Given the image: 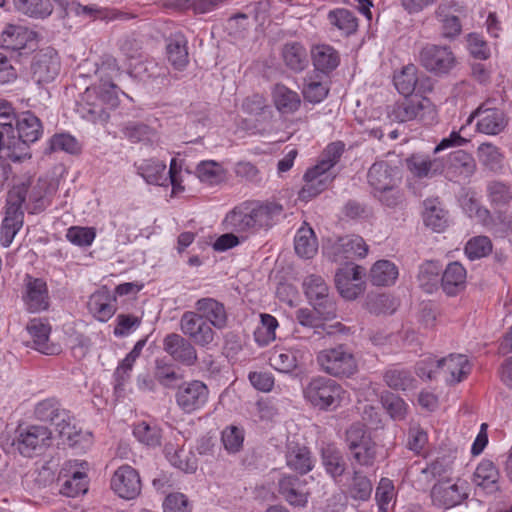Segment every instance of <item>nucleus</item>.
<instances>
[{"label":"nucleus","instance_id":"obj_1","mask_svg":"<svg viewBox=\"0 0 512 512\" xmlns=\"http://www.w3.org/2000/svg\"><path fill=\"white\" fill-rule=\"evenodd\" d=\"M283 215L282 205L274 202L246 201L227 213L224 223L237 233L268 230Z\"/></svg>","mask_w":512,"mask_h":512},{"label":"nucleus","instance_id":"obj_2","mask_svg":"<svg viewBox=\"0 0 512 512\" xmlns=\"http://www.w3.org/2000/svg\"><path fill=\"white\" fill-rule=\"evenodd\" d=\"M15 132L7 137L3 150L6 157L13 162L30 158L29 144L36 142L42 134L40 120L30 111L22 113L14 123Z\"/></svg>","mask_w":512,"mask_h":512},{"label":"nucleus","instance_id":"obj_3","mask_svg":"<svg viewBox=\"0 0 512 512\" xmlns=\"http://www.w3.org/2000/svg\"><path fill=\"white\" fill-rule=\"evenodd\" d=\"M52 431L43 425L20 424L14 431L11 446L24 457L41 455L52 444Z\"/></svg>","mask_w":512,"mask_h":512},{"label":"nucleus","instance_id":"obj_4","mask_svg":"<svg viewBox=\"0 0 512 512\" xmlns=\"http://www.w3.org/2000/svg\"><path fill=\"white\" fill-rule=\"evenodd\" d=\"M34 417L41 422H50L58 428L61 437L67 440L70 446H76L81 433L71 424L70 412L61 407L55 397L39 401L34 407Z\"/></svg>","mask_w":512,"mask_h":512},{"label":"nucleus","instance_id":"obj_5","mask_svg":"<svg viewBox=\"0 0 512 512\" xmlns=\"http://www.w3.org/2000/svg\"><path fill=\"white\" fill-rule=\"evenodd\" d=\"M316 360L323 372L336 378H349L358 371L357 359L346 344L321 350Z\"/></svg>","mask_w":512,"mask_h":512},{"label":"nucleus","instance_id":"obj_6","mask_svg":"<svg viewBox=\"0 0 512 512\" xmlns=\"http://www.w3.org/2000/svg\"><path fill=\"white\" fill-rule=\"evenodd\" d=\"M303 394L312 406L321 410H334L340 406L346 391L335 380L318 376L308 382Z\"/></svg>","mask_w":512,"mask_h":512},{"label":"nucleus","instance_id":"obj_7","mask_svg":"<svg viewBox=\"0 0 512 512\" xmlns=\"http://www.w3.org/2000/svg\"><path fill=\"white\" fill-rule=\"evenodd\" d=\"M302 286L309 303L324 320L336 317V303L330 296L329 287L322 276L310 274L305 277Z\"/></svg>","mask_w":512,"mask_h":512},{"label":"nucleus","instance_id":"obj_8","mask_svg":"<svg viewBox=\"0 0 512 512\" xmlns=\"http://www.w3.org/2000/svg\"><path fill=\"white\" fill-rule=\"evenodd\" d=\"M435 108L427 98L405 96L402 100L395 102L388 107L387 115L390 120L404 123L418 119L425 121L433 120L435 117Z\"/></svg>","mask_w":512,"mask_h":512},{"label":"nucleus","instance_id":"obj_9","mask_svg":"<svg viewBox=\"0 0 512 512\" xmlns=\"http://www.w3.org/2000/svg\"><path fill=\"white\" fill-rule=\"evenodd\" d=\"M346 443L352 460L359 466L372 467L377 457V444L364 426L353 424L346 432Z\"/></svg>","mask_w":512,"mask_h":512},{"label":"nucleus","instance_id":"obj_10","mask_svg":"<svg viewBox=\"0 0 512 512\" xmlns=\"http://www.w3.org/2000/svg\"><path fill=\"white\" fill-rule=\"evenodd\" d=\"M419 62L427 71L444 75L456 66L457 60L449 46L428 43L419 52Z\"/></svg>","mask_w":512,"mask_h":512},{"label":"nucleus","instance_id":"obj_11","mask_svg":"<svg viewBox=\"0 0 512 512\" xmlns=\"http://www.w3.org/2000/svg\"><path fill=\"white\" fill-rule=\"evenodd\" d=\"M468 495V483L460 478L455 482L450 479L438 481L433 485L430 493L433 505L443 509L461 504Z\"/></svg>","mask_w":512,"mask_h":512},{"label":"nucleus","instance_id":"obj_12","mask_svg":"<svg viewBox=\"0 0 512 512\" xmlns=\"http://www.w3.org/2000/svg\"><path fill=\"white\" fill-rule=\"evenodd\" d=\"M180 330L197 346L209 347L215 340L214 327L195 311H186L180 318Z\"/></svg>","mask_w":512,"mask_h":512},{"label":"nucleus","instance_id":"obj_13","mask_svg":"<svg viewBox=\"0 0 512 512\" xmlns=\"http://www.w3.org/2000/svg\"><path fill=\"white\" fill-rule=\"evenodd\" d=\"M61 69L60 57L52 47L38 51L31 62V77L38 85L50 83L56 79Z\"/></svg>","mask_w":512,"mask_h":512},{"label":"nucleus","instance_id":"obj_14","mask_svg":"<svg viewBox=\"0 0 512 512\" xmlns=\"http://www.w3.org/2000/svg\"><path fill=\"white\" fill-rule=\"evenodd\" d=\"M175 399L178 407L187 414L202 409L209 399L207 385L199 380L184 382L178 386Z\"/></svg>","mask_w":512,"mask_h":512},{"label":"nucleus","instance_id":"obj_15","mask_svg":"<svg viewBox=\"0 0 512 512\" xmlns=\"http://www.w3.org/2000/svg\"><path fill=\"white\" fill-rule=\"evenodd\" d=\"M365 269L355 264L339 268L335 274V285L340 295L347 300H354L365 290Z\"/></svg>","mask_w":512,"mask_h":512},{"label":"nucleus","instance_id":"obj_16","mask_svg":"<svg viewBox=\"0 0 512 512\" xmlns=\"http://www.w3.org/2000/svg\"><path fill=\"white\" fill-rule=\"evenodd\" d=\"M495 100L487 99L469 117L468 123L477 117V130L487 135H497L502 132L507 120L504 112L494 106Z\"/></svg>","mask_w":512,"mask_h":512},{"label":"nucleus","instance_id":"obj_17","mask_svg":"<svg viewBox=\"0 0 512 512\" xmlns=\"http://www.w3.org/2000/svg\"><path fill=\"white\" fill-rule=\"evenodd\" d=\"M324 250L332 261L342 263L365 257L368 253V245L358 235H347L325 247Z\"/></svg>","mask_w":512,"mask_h":512},{"label":"nucleus","instance_id":"obj_18","mask_svg":"<svg viewBox=\"0 0 512 512\" xmlns=\"http://www.w3.org/2000/svg\"><path fill=\"white\" fill-rule=\"evenodd\" d=\"M111 489L123 499H135L142 489L138 471L129 465L120 466L111 478Z\"/></svg>","mask_w":512,"mask_h":512},{"label":"nucleus","instance_id":"obj_19","mask_svg":"<svg viewBox=\"0 0 512 512\" xmlns=\"http://www.w3.org/2000/svg\"><path fill=\"white\" fill-rule=\"evenodd\" d=\"M22 299L27 310L31 313L47 310L49 307V291L46 281L26 274Z\"/></svg>","mask_w":512,"mask_h":512},{"label":"nucleus","instance_id":"obj_20","mask_svg":"<svg viewBox=\"0 0 512 512\" xmlns=\"http://www.w3.org/2000/svg\"><path fill=\"white\" fill-rule=\"evenodd\" d=\"M367 182L372 192L384 190L392 185H400V170L386 160L375 161L368 169Z\"/></svg>","mask_w":512,"mask_h":512},{"label":"nucleus","instance_id":"obj_21","mask_svg":"<svg viewBox=\"0 0 512 512\" xmlns=\"http://www.w3.org/2000/svg\"><path fill=\"white\" fill-rule=\"evenodd\" d=\"M163 349L172 359L186 366L197 361V351L191 341L180 334L170 333L163 340Z\"/></svg>","mask_w":512,"mask_h":512},{"label":"nucleus","instance_id":"obj_22","mask_svg":"<svg viewBox=\"0 0 512 512\" xmlns=\"http://www.w3.org/2000/svg\"><path fill=\"white\" fill-rule=\"evenodd\" d=\"M437 368L444 375L445 381L450 384L462 382L470 374L472 366L466 355L450 354L438 359Z\"/></svg>","mask_w":512,"mask_h":512},{"label":"nucleus","instance_id":"obj_23","mask_svg":"<svg viewBox=\"0 0 512 512\" xmlns=\"http://www.w3.org/2000/svg\"><path fill=\"white\" fill-rule=\"evenodd\" d=\"M296 320L304 327L313 328V334L318 335L319 338L338 334L348 335L351 333V328L343 325L341 322H335L333 324L320 322L314 312L307 308H301L296 311Z\"/></svg>","mask_w":512,"mask_h":512},{"label":"nucleus","instance_id":"obj_24","mask_svg":"<svg viewBox=\"0 0 512 512\" xmlns=\"http://www.w3.org/2000/svg\"><path fill=\"white\" fill-rule=\"evenodd\" d=\"M306 481L294 475H284L279 479V494L290 505L304 507L308 502L309 492Z\"/></svg>","mask_w":512,"mask_h":512},{"label":"nucleus","instance_id":"obj_25","mask_svg":"<svg viewBox=\"0 0 512 512\" xmlns=\"http://www.w3.org/2000/svg\"><path fill=\"white\" fill-rule=\"evenodd\" d=\"M195 312L215 329L222 330L228 325V313L225 305L215 298L204 297L195 302Z\"/></svg>","mask_w":512,"mask_h":512},{"label":"nucleus","instance_id":"obj_26","mask_svg":"<svg viewBox=\"0 0 512 512\" xmlns=\"http://www.w3.org/2000/svg\"><path fill=\"white\" fill-rule=\"evenodd\" d=\"M475 486L487 495H494L500 491V472L497 466L489 459H483L473 474Z\"/></svg>","mask_w":512,"mask_h":512},{"label":"nucleus","instance_id":"obj_27","mask_svg":"<svg viewBox=\"0 0 512 512\" xmlns=\"http://www.w3.org/2000/svg\"><path fill=\"white\" fill-rule=\"evenodd\" d=\"M407 170L418 179L432 178L442 174L443 162L438 158H430L423 153H414L405 159Z\"/></svg>","mask_w":512,"mask_h":512},{"label":"nucleus","instance_id":"obj_28","mask_svg":"<svg viewBox=\"0 0 512 512\" xmlns=\"http://www.w3.org/2000/svg\"><path fill=\"white\" fill-rule=\"evenodd\" d=\"M77 113L81 118L92 123H106L110 117V112L97 98L94 91L88 88L84 92L82 101L78 103Z\"/></svg>","mask_w":512,"mask_h":512},{"label":"nucleus","instance_id":"obj_29","mask_svg":"<svg viewBox=\"0 0 512 512\" xmlns=\"http://www.w3.org/2000/svg\"><path fill=\"white\" fill-rule=\"evenodd\" d=\"M56 193V186L48 179L39 178L31 187L30 191L27 190L29 206L31 213H41L52 204V199Z\"/></svg>","mask_w":512,"mask_h":512},{"label":"nucleus","instance_id":"obj_30","mask_svg":"<svg viewBox=\"0 0 512 512\" xmlns=\"http://www.w3.org/2000/svg\"><path fill=\"white\" fill-rule=\"evenodd\" d=\"M321 464L325 472L335 481H340L347 464L339 448L332 443L323 444L320 448Z\"/></svg>","mask_w":512,"mask_h":512},{"label":"nucleus","instance_id":"obj_31","mask_svg":"<svg viewBox=\"0 0 512 512\" xmlns=\"http://www.w3.org/2000/svg\"><path fill=\"white\" fill-rule=\"evenodd\" d=\"M303 178L305 184L299 193L302 200H309L317 196L324 191L333 180V176L327 171H322V168L318 165L308 169Z\"/></svg>","mask_w":512,"mask_h":512},{"label":"nucleus","instance_id":"obj_32","mask_svg":"<svg viewBox=\"0 0 512 512\" xmlns=\"http://www.w3.org/2000/svg\"><path fill=\"white\" fill-rule=\"evenodd\" d=\"M35 37V32L24 26L8 24L0 35V44L5 49L20 51L26 48L29 42L34 41Z\"/></svg>","mask_w":512,"mask_h":512},{"label":"nucleus","instance_id":"obj_33","mask_svg":"<svg viewBox=\"0 0 512 512\" xmlns=\"http://www.w3.org/2000/svg\"><path fill=\"white\" fill-rule=\"evenodd\" d=\"M27 331L33 340V347L45 355H57L61 348L49 342L51 328L40 319H32L27 325Z\"/></svg>","mask_w":512,"mask_h":512},{"label":"nucleus","instance_id":"obj_34","mask_svg":"<svg viewBox=\"0 0 512 512\" xmlns=\"http://www.w3.org/2000/svg\"><path fill=\"white\" fill-rule=\"evenodd\" d=\"M136 173L150 185L166 186L168 177L166 173V164L155 158L144 159L134 164Z\"/></svg>","mask_w":512,"mask_h":512},{"label":"nucleus","instance_id":"obj_35","mask_svg":"<svg viewBox=\"0 0 512 512\" xmlns=\"http://www.w3.org/2000/svg\"><path fill=\"white\" fill-rule=\"evenodd\" d=\"M272 100L275 108L282 115L294 114L301 106L300 95L282 83L274 85Z\"/></svg>","mask_w":512,"mask_h":512},{"label":"nucleus","instance_id":"obj_36","mask_svg":"<svg viewBox=\"0 0 512 512\" xmlns=\"http://www.w3.org/2000/svg\"><path fill=\"white\" fill-rule=\"evenodd\" d=\"M466 269L459 262L449 263L441 277V287L446 295L456 296L466 287Z\"/></svg>","mask_w":512,"mask_h":512},{"label":"nucleus","instance_id":"obj_37","mask_svg":"<svg viewBox=\"0 0 512 512\" xmlns=\"http://www.w3.org/2000/svg\"><path fill=\"white\" fill-rule=\"evenodd\" d=\"M187 43L186 37L180 32L172 34L167 40V58L177 70H183L189 63Z\"/></svg>","mask_w":512,"mask_h":512},{"label":"nucleus","instance_id":"obj_38","mask_svg":"<svg viewBox=\"0 0 512 512\" xmlns=\"http://www.w3.org/2000/svg\"><path fill=\"white\" fill-rule=\"evenodd\" d=\"M164 453L170 464L185 473H195L198 467V461L194 453L185 450L184 447H176L172 443H167Z\"/></svg>","mask_w":512,"mask_h":512},{"label":"nucleus","instance_id":"obj_39","mask_svg":"<svg viewBox=\"0 0 512 512\" xmlns=\"http://www.w3.org/2000/svg\"><path fill=\"white\" fill-rule=\"evenodd\" d=\"M311 58L315 69L325 74L335 70L340 63L338 51L327 44L313 46Z\"/></svg>","mask_w":512,"mask_h":512},{"label":"nucleus","instance_id":"obj_40","mask_svg":"<svg viewBox=\"0 0 512 512\" xmlns=\"http://www.w3.org/2000/svg\"><path fill=\"white\" fill-rule=\"evenodd\" d=\"M287 466L300 475H305L312 471L315 461L311 451L306 446H289L286 453Z\"/></svg>","mask_w":512,"mask_h":512},{"label":"nucleus","instance_id":"obj_41","mask_svg":"<svg viewBox=\"0 0 512 512\" xmlns=\"http://www.w3.org/2000/svg\"><path fill=\"white\" fill-rule=\"evenodd\" d=\"M305 353L294 349H276L270 357V365L279 372L290 373L302 362Z\"/></svg>","mask_w":512,"mask_h":512},{"label":"nucleus","instance_id":"obj_42","mask_svg":"<svg viewBox=\"0 0 512 512\" xmlns=\"http://www.w3.org/2000/svg\"><path fill=\"white\" fill-rule=\"evenodd\" d=\"M447 169L455 176L469 178L476 171V162L470 153L457 150L449 155Z\"/></svg>","mask_w":512,"mask_h":512},{"label":"nucleus","instance_id":"obj_43","mask_svg":"<svg viewBox=\"0 0 512 512\" xmlns=\"http://www.w3.org/2000/svg\"><path fill=\"white\" fill-rule=\"evenodd\" d=\"M285 65L294 72H302L309 63L305 47L299 42L286 43L282 49Z\"/></svg>","mask_w":512,"mask_h":512},{"label":"nucleus","instance_id":"obj_44","mask_svg":"<svg viewBox=\"0 0 512 512\" xmlns=\"http://www.w3.org/2000/svg\"><path fill=\"white\" fill-rule=\"evenodd\" d=\"M399 275L397 266L389 260H378L370 269V281L374 286H390Z\"/></svg>","mask_w":512,"mask_h":512},{"label":"nucleus","instance_id":"obj_45","mask_svg":"<svg viewBox=\"0 0 512 512\" xmlns=\"http://www.w3.org/2000/svg\"><path fill=\"white\" fill-rule=\"evenodd\" d=\"M14 8L21 14L35 19H44L53 12L51 0H13Z\"/></svg>","mask_w":512,"mask_h":512},{"label":"nucleus","instance_id":"obj_46","mask_svg":"<svg viewBox=\"0 0 512 512\" xmlns=\"http://www.w3.org/2000/svg\"><path fill=\"white\" fill-rule=\"evenodd\" d=\"M295 252L302 258H312L317 250L318 243L311 227L302 226L298 229L294 238Z\"/></svg>","mask_w":512,"mask_h":512},{"label":"nucleus","instance_id":"obj_47","mask_svg":"<svg viewBox=\"0 0 512 512\" xmlns=\"http://www.w3.org/2000/svg\"><path fill=\"white\" fill-rule=\"evenodd\" d=\"M27 197V187L22 184L9 191L5 206V215L16 220V223L24 222V211L22 205Z\"/></svg>","mask_w":512,"mask_h":512},{"label":"nucleus","instance_id":"obj_48","mask_svg":"<svg viewBox=\"0 0 512 512\" xmlns=\"http://www.w3.org/2000/svg\"><path fill=\"white\" fill-rule=\"evenodd\" d=\"M424 206L423 219L425 225L435 232H442L447 226V217L440 203L435 199H427L424 201Z\"/></svg>","mask_w":512,"mask_h":512},{"label":"nucleus","instance_id":"obj_49","mask_svg":"<svg viewBox=\"0 0 512 512\" xmlns=\"http://www.w3.org/2000/svg\"><path fill=\"white\" fill-rule=\"evenodd\" d=\"M477 156L481 165L490 171L499 172L502 170L504 155L494 144L482 143L477 149Z\"/></svg>","mask_w":512,"mask_h":512},{"label":"nucleus","instance_id":"obj_50","mask_svg":"<svg viewBox=\"0 0 512 512\" xmlns=\"http://www.w3.org/2000/svg\"><path fill=\"white\" fill-rule=\"evenodd\" d=\"M328 20L332 26L336 27L345 36L356 32L358 27L355 15L344 8L331 10L328 13Z\"/></svg>","mask_w":512,"mask_h":512},{"label":"nucleus","instance_id":"obj_51","mask_svg":"<svg viewBox=\"0 0 512 512\" xmlns=\"http://www.w3.org/2000/svg\"><path fill=\"white\" fill-rule=\"evenodd\" d=\"M329 84L327 81H320L316 77L309 76L304 79L302 95L304 100L311 104H319L329 94Z\"/></svg>","mask_w":512,"mask_h":512},{"label":"nucleus","instance_id":"obj_52","mask_svg":"<svg viewBox=\"0 0 512 512\" xmlns=\"http://www.w3.org/2000/svg\"><path fill=\"white\" fill-rule=\"evenodd\" d=\"M435 15L441 23L440 30L443 38L453 40L461 34L462 24L459 17L449 14L446 7L439 6Z\"/></svg>","mask_w":512,"mask_h":512},{"label":"nucleus","instance_id":"obj_53","mask_svg":"<svg viewBox=\"0 0 512 512\" xmlns=\"http://www.w3.org/2000/svg\"><path fill=\"white\" fill-rule=\"evenodd\" d=\"M417 81V67L413 64L404 66L393 77L395 88L404 96H410L414 92Z\"/></svg>","mask_w":512,"mask_h":512},{"label":"nucleus","instance_id":"obj_54","mask_svg":"<svg viewBox=\"0 0 512 512\" xmlns=\"http://www.w3.org/2000/svg\"><path fill=\"white\" fill-rule=\"evenodd\" d=\"M385 383L394 390L406 391L415 387L416 380L409 370L391 368L384 373Z\"/></svg>","mask_w":512,"mask_h":512},{"label":"nucleus","instance_id":"obj_55","mask_svg":"<svg viewBox=\"0 0 512 512\" xmlns=\"http://www.w3.org/2000/svg\"><path fill=\"white\" fill-rule=\"evenodd\" d=\"M260 325L254 331V339L259 346H267L276 338L277 319L270 314H261Z\"/></svg>","mask_w":512,"mask_h":512},{"label":"nucleus","instance_id":"obj_56","mask_svg":"<svg viewBox=\"0 0 512 512\" xmlns=\"http://www.w3.org/2000/svg\"><path fill=\"white\" fill-rule=\"evenodd\" d=\"M493 250L491 239L485 235H478L470 238L464 247L466 257L471 260H479L487 257Z\"/></svg>","mask_w":512,"mask_h":512},{"label":"nucleus","instance_id":"obj_57","mask_svg":"<svg viewBox=\"0 0 512 512\" xmlns=\"http://www.w3.org/2000/svg\"><path fill=\"white\" fill-rule=\"evenodd\" d=\"M16 113L12 104L4 99H0V151L10 133L15 132L14 123Z\"/></svg>","mask_w":512,"mask_h":512},{"label":"nucleus","instance_id":"obj_58","mask_svg":"<svg viewBox=\"0 0 512 512\" xmlns=\"http://www.w3.org/2000/svg\"><path fill=\"white\" fill-rule=\"evenodd\" d=\"M88 89L95 92L97 98L102 102V104L108 109L109 112L118 107L119 88L116 84L113 83V81H110V79L100 81L99 85Z\"/></svg>","mask_w":512,"mask_h":512},{"label":"nucleus","instance_id":"obj_59","mask_svg":"<svg viewBox=\"0 0 512 512\" xmlns=\"http://www.w3.org/2000/svg\"><path fill=\"white\" fill-rule=\"evenodd\" d=\"M130 73L142 81H147L164 75V68L153 59H144L131 63Z\"/></svg>","mask_w":512,"mask_h":512},{"label":"nucleus","instance_id":"obj_60","mask_svg":"<svg viewBox=\"0 0 512 512\" xmlns=\"http://www.w3.org/2000/svg\"><path fill=\"white\" fill-rule=\"evenodd\" d=\"M89 309L94 316L102 322L109 320L115 313V306L106 294H93L89 302Z\"/></svg>","mask_w":512,"mask_h":512},{"label":"nucleus","instance_id":"obj_61","mask_svg":"<svg viewBox=\"0 0 512 512\" xmlns=\"http://www.w3.org/2000/svg\"><path fill=\"white\" fill-rule=\"evenodd\" d=\"M196 173L201 182L209 185L218 184L225 177L223 167L215 161H202L196 168Z\"/></svg>","mask_w":512,"mask_h":512},{"label":"nucleus","instance_id":"obj_62","mask_svg":"<svg viewBox=\"0 0 512 512\" xmlns=\"http://www.w3.org/2000/svg\"><path fill=\"white\" fill-rule=\"evenodd\" d=\"M244 430L238 426H227L221 433V441L229 454H236L241 451L244 443Z\"/></svg>","mask_w":512,"mask_h":512},{"label":"nucleus","instance_id":"obj_63","mask_svg":"<svg viewBox=\"0 0 512 512\" xmlns=\"http://www.w3.org/2000/svg\"><path fill=\"white\" fill-rule=\"evenodd\" d=\"M135 438L149 447H156L161 443V429L156 425H150L146 422L138 423L133 429Z\"/></svg>","mask_w":512,"mask_h":512},{"label":"nucleus","instance_id":"obj_64","mask_svg":"<svg viewBox=\"0 0 512 512\" xmlns=\"http://www.w3.org/2000/svg\"><path fill=\"white\" fill-rule=\"evenodd\" d=\"M486 191L492 205L505 206L512 201L511 188L501 181L489 182Z\"/></svg>","mask_w":512,"mask_h":512}]
</instances>
